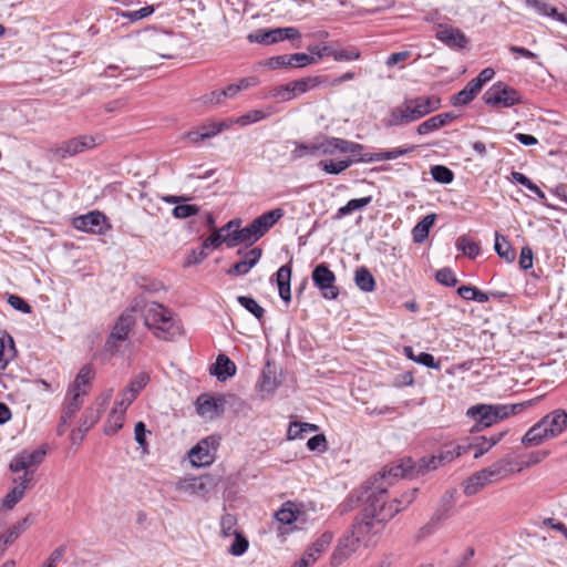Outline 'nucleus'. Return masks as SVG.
Masks as SVG:
<instances>
[{"label":"nucleus","mask_w":567,"mask_h":567,"mask_svg":"<svg viewBox=\"0 0 567 567\" xmlns=\"http://www.w3.org/2000/svg\"><path fill=\"white\" fill-rule=\"evenodd\" d=\"M362 498L364 501V516L382 525L401 511L393 503H386V486L379 483V480H373L365 486Z\"/></svg>","instance_id":"obj_1"},{"label":"nucleus","mask_w":567,"mask_h":567,"mask_svg":"<svg viewBox=\"0 0 567 567\" xmlns=\"http://www.w3.org/2000/svg\"><path fill=\"white\" fill-rule=\"evenodd\" d=\"M144 317V323L154 334L163 340H173L182 334V329L173 313L164 306L150 301L145 302L141 308Z\"/></svg>","instance_id":"obj_2"},{"label":"nucleus","mask_w":567,"mask_h":567,"mask_svg":"<svg viewBox=\"0 0 567 567\" xmlns=\"http://www.w3.org/2000/svg\"><path fill=\"white\" fill-rule=\"evenodd\" d=\"M524 403L518 404H477L467 410V416L477 422V427H489L501 420L516 414L524 409Z\"/></svg>","instance_id":"obj_3"},{"label":"nucleus","mask_w":567,"mask_h":567,"mask_svg":"<svg viewBox=\"0 0 567 567\" xmlns=\"http://www.w3.org/2000/svg\"><path fill=\"white\" fill-rule=\"evenodd\" d=\"M47 451L44 447L34 450L24 449L11 460L9 470L13 473L23 472L20 477H29V484L33 481V474L38 466L43 462Z\"/></svg>","instance_id":"obj_4"},{"label":"nucleus","mask_w":567,"mask_h":567,"mask_svg":"<svg viewBox=\"0 0 567 567\" xmlns=\"http://www.w3.org/2000/svg\"><path fill=\"white\" fill-rule=\"evenodd\" d=\"M138 307L140 303L136 301L134 307L126 309L115 321L105 344V348L109 352L115 353L122 343L127 339L135 324L134 311Z\"/></svg>","instance_id":"obj_5"},{"label":"nucleus","mask_w":567,"mask_h":567,"mask_svg":"<svg viewBox=\"0 0 567 567\" xmlns=\"http://www.w3.org/2000/svg\"><path fill=\"white\" fill-rule=\"evenodd\" d=\"M485 104L496 107H511L522 102V96L515 89L498 81L483 95Z\"/></svg>","instance_id":"obj_6"},{"label":"nucleus","mask_w":567,"mask_h":567,"mask_svg":"<svg viewBox=\"0 0 567 567\" xmlns=\"http://www.w3.org/2000/svg\"><path fill=\"white\" fill-rule=\"evenodd\" d=\"M219 439L210 435L202 439L188 451V460L194 467L209 466L215 462Z\"/></svg>","instance_id":"obj_7"},{"label":"nucleus","mask_w":567,"mask_h":567,"mask_svg":"<svg viewBox=\"0 0 567 567\" xmlns=\"http://www.w3.org/2000/svg\"><path fill=\"white\" fill-rule=\"evenodd\" d=\"M214 484L210 475L182 477L175 483V491L182 495L206 497Z\"/></svg>","instance_id":"obj_8"},{"label":"nucleus","mask_w":567,"mask_h":567,"mask_svg":"<svg viewBox=\"0 0 567 567\" xmlns=\"http://www.w3.org/2000/svg\"><path fill=\"white\" fill-rule=\"evenodd\" d=\"M313 285L320 290L321 296L326 299L333 300L339 295L336 286V275L326 264L318 265L311 275Z\"/></svg>","instance_id":"obj_9"},{"label":"nucleus","mask_w":567,"mask_h":567,"mask_svg":"<svg viewBox=\"0 0 567 567\" xmlns=\"http://www.w3.org/2000/svg\"><path fill=\"white\" fill-rule=\"evenodd\" d=\"M73 226L78 230L99 235L105 234L111 228L105 215L97 210L75 217Z\"/></svg>","instance_id":"obj_10"},{"label":"nucleus","mask_w":567,"mask_h":567,"mask_svg":"<svg viewBox=\"0 0 567 567\" xmlns=\"http://www.w3.org/2000/svg\"><path fill=\"white\" fill-rule=\"evenodd\" d=\"M362 542L352 533L351 529L347 530L339 539L337 547L331 555V565L339 566L353 555Z\"/></svg>","instance_id":"obj_11"},{"label":"nucleus","mask_w":567,"mask_h":567,"mask_svg":"<svg viewBox=\"0 0 567 567\" xmlns=\"http://www.w3.org/2000/svg\"><path fill=\"white\" fill-rule=\"evenodd\" d=\"M111 398L112 390H109L96 399L93 406L86 409L79 425V432L85 434L97 423Z\"/></svg>","instance_id":"obj_12"},{"label":"nucleus","mask_w":567,"mask_h":567,"mask_svg":"<svg viewBox=\"0 0 567 567\" xmlns=\"http://www.w3.org/2000/svg\"><path fill=\"white\" fill-rule=\"evenodd\" d=\"M100 142H101L100 137H95V136H91V135H80L78 137H74L69 141L63 142L58 147V153L62 157L74 156V155L83 153L87 150L94 148Z\"/></svg>","instance_id":"obj_13"},{"label":"nucleus","mask_w":567,"mask_h":567,"mask_svg":"<svg viewBox=\"0 0 567 567\" xmlns=\"http://www.w3.org/2000/svg\"><path fill=\"white\" fill-rule=\"evenodd\" d=\"M225 409V401L209 394H200L196 400V411L205 420H214L220 416Z\"/></svg>","instance_id":"obj_14"},{"label":"nucleus","mask_w":567,"mask_h":567,"mask_svg":"<svg viewBox=\"0 0 567 567\" xmlns=\"http://www.w3.org/2000/svg\"><path fill=\"white\" fill-rule=\"evenodd\" d=\"M435 38L451 49H465L468 39L463 31L449 24H440Z\"/></svg>","instance_id":"obj_15"},{"label":"nucleus","mask_w":567,"mask_h":567,"mask_svg":"<svg viewBox=\"0 0 567 567\" xmlns=\"http://www.w3.org/2000/svg\"><path fill=\"white\" fill-rule=\"evenodd\" d=\"M146 50L156 53L161 58L169 59L171 37L166 32L154 31L143 39Z\"/></svg>","instance_id":"obj_16"},{"label":"nucleus","mask_w":567,"mask_h":567,"mask_svg":"<svg viewBox=\"0 0 567 567\" xmlns=\"http://www.w3.org/2000/svg\"><path fill=\"white\" fill-rule=\"evenodd\" d=\"M413 468V461L411 458L402 460L399 463L388 466L380 473L379 477H374L373 480H379V483H383L388 487L392 478L409 476Z\"/></svg>","instance_id":"obj_17"},{"label":"nucleus","mask_w":567,"mask_h":567,"mask_svg":"<svg viewBox=\"0 0 567 567\" xmlns=\"http://www.w3.org/2000/svg\"><path fill=\"white\" fill-rule=\"evenodd\" d=\"M540 424L546 429L550 439L561 434L567 427V413L564 410H555L545 415Z\"/></svg>","instance_id":"obj_18"},{"label":"nucleus","mask_w":567,"mask_h":567,"mask_svg":"<svg viewBox=\"0 0 567 567\" xmlns=\"http://www.w3.org/2000/svg\"><path fill=\"white\" fill-rule=\"evenodd\" d=\"M382 527V524L364 516L362 520L355 522L350 529L362 542L363 546H369L372 536L378 534Z\"/></svg>","instance_id":"obj_19"},{"label":"nucleus","mask_w":567,"mask_h":567,"mask_svg":"<svg viewBox=\"0 0 567 567\" xmlns=\"http://www.w3.org/2000/svg\"><path fill=\"white\" fill-rule=\"evenodd\" d=\"M261 236L258 234L254 224L250 223L248 226L244 228L234 229L231 234H227L226 245L228 248H234L239 244L252 245L256 243Z\"/></svg>","instance_id":"obj_20"},{"label":"nucleus","mask_w":567,"mask_h":567,"mask_svg":"<svg viewBox=\"0 0 567 567\" xmlns=\"http://www.w3.org/2000/svg\"><path fill=\"white\" fill-rule=\"evenodd\" d=\"M496 478L489 467L483 468L472 476H470L464 483V494L467 496L475 495L486 485L495 482Z\"/></svg>","instance_id":"obj_21"},{"label":"nucleus","mask_w":567,"mask_h":567,"mask_svg":"<svg viewBox=\"0 0 567 567\" xmlns=\"http://www.w3.org/2000/svg\"><path fill=\"white\" fill-rule=\"evenodd\" d=\"M301 512L295 503L287 502L280 509L276 512V519L282 526L279 528L280 534L293 530L291 525L299 519Z\"/></svg>","instance_id":"obj_22"},{"label":"nucleus","mask_w":567,"mask_h":567,"mask_svg":"<svg viewBox=\"0 0 567 567\" xmlns=\"http://www.w3.org/2000/svg\"><path fill=\"white\" fill-rule=\"evenodd\" d=\"M333 539V534L331 532H324L320 535V537L306 550L302 558L297 560L296 563H305V567H309L313 564L320 555L329 547Z\"/></svg>","instance_id":"obj_23"},{"label":"nucleus","mask_w":567,"mask_h":567,"mask_svg":"<svg viewBox=\"0 0 567 567\" xmlns=\"http://www.w3.org/2000/svg\"><path fill=\"white\" fill-rule=\"evenodd\" d=\"M280 385L277 372L269 363L262 369L259 381L257 383V390L261 396L271 395L277 388Z\"/></svg>","instance_id":"obj_24"},{"label":"nucleus","mask_w":567,"mask_h":567,"mask_svg":"<svg viewBox=\"0 0 567 567\" xmlns=\"http://www.w3.org/2000/svg\"><path fill=\"white\" fill-rule=\"evenodd\" d=\"M16 484L10 492L2 498L0 506L7 509H12L22 498L29 487V477H18L13 480Z\"/></svg>","instance_id":"obj_25"},{"label":"nucleus","mask_w":567,"mask_h":567,"mask_svg":"<svg viewBox=\"0 0 567 567\" xmlns=\"http://www.w3.org/2000/svg\"><path fill=\"white\" fill-rule=\"evenodd\" d=\"M260 248H252L247 251L243 258V260L236 262L231 269H229L228 274L231 276H243L250 271V269L259 261L261 257Z\"/></svg>","instance_id":"obj_26"},{"label":"nucleus","mask_w":567,"mask_h":567,"mask_svg":"<svg viewBox=\"0 0 567 567\" xmlns=\"http://www.w3.org/2000/svg\"><path fill=\"white\" fill-rule=\"evenodd\" d=\"M94 378V369L90 364L83 365L79 373L75 377L73 384L71 385L69 392H74L81 395H85L87 393V389L91 384V381Z\"/></svg>","instance_id":"obj_27"},{"label":"nucleus","mask_w":567,"mask_h":567,"mask_svg":"<svg viewBox=\"0 0 567 567\" xmlns=\"http://www.w3.org/2000/svg\"><path fill=\"white\" fill-rule=\"evenodd\" d=\"M281 208H276L257 217L252 224L258 234L262 237L274 225L284 217Z\"/></svg>","instance_id":"obj_28"},{"label":"nucleus","mask_w":567,"mask_h":567,"mask_svg":"<svg viewBox=\"0 0 567 567\" xmlns=\"http://www.w3.org/2000/svg\"><path fill=\"white\" fill-rule=\"evenodd\" d=\"M408 101L412 105L416 114H419L420 118L439 110L440 107V99L435 96H419L415 99H410Z\"/></svg>","instance_id":"obj_29"},{"label":"nucleus","mask_w":567,"mask_h":567,"mask_svg":"<svg viewBox=\"0 0 567 567\" xmlns=\"http://www.w3.org/2000/svg\"><path fill=\"white\" fill-rule=\"evenodd\" d=\"M210 372L216 375L218 380L225 381L236 373V365L228 357L219 354L215 364L210 368Z\"/></svg>","instance_id":"obj_30"},{"label":"nucleus","mask_w":567,"mask_h":567,"mask_svg":"<svg viewBox=\"0 0 567 567\" xmlns=\"http://www.w3.org/2000/svg\"><path fill=\"white\" fill-rule=\"evenodd\" d=\"M347 140L339 137H319L318 138V148L319 154L322 155H333L337 152L342 153V151L350 150L348 147Z\"/></svg>","instance_id":"obj_31"},{"label":"nucleus","mask_w":567,"mask_h":567,"mask_svg":"<svg viewBox=\"0 0 567 567\" xmlns=\"http://www.w3.org/2000/svg\"><path fill=\"white\" fill-rule=\"evenodd\" d=\"M291 267L289 265L281 266L276 272V281L280 298L289 302L291 299L290 292Z\"/></svg>","instance_id":"obj_32"},{"label":"nucleus","mask_w":567,"mask_h":567,"mask_svg":"<svg viewBox=\"0 0 567 567\" xmlns=\"http://www.w3.org/2000/svg\"><path fill=\"white\" fill-rule=\"evenodd\" d=\"M414 148H415V146L398 147V148L386 151V152H380V153H374L372 155H365V156L359 157L357 161L362 162V163H371V162L395 159V158L403 156L410 152H413Z\"/></svg>","instance_id":"obj_33"},{"label":"nucleus","mask_w":567,"mask_h":567,"mask_svg":"<svg viewBox=\"0 0 567 567\" xmlns=\"http://www.w3.org/2000/svg\"><path fill=\"white\" fill-rule=\"evenodd\" d=\"M248 41L251 43H259V44H272L281 41L280 38V28L276 29H258L247 37Z\"/></svg>","instance_id":"obj_34"},{"label":"nucleus","mask_w":567,"mask_h":567,"mask_svg":"<svg viewBox=\"0 0 567 567\" xmlns=\"http://www.w3.org/2000/svg\"><path fill=\"white\" fill-rule=\"evenodd\" d=\"M548 440H551L548 435V432L546 429H544L540 422H537L523 436L522 443L525 446H537Z\"/></svg>","instance_id":"obj_35"},{"label":"nucleus","mask_w":567,"mask_h":567,"mask_svg":"<svg viewBox=\"0 0 567 567\" xmlns=\"http://www.w3.org/2000/svg\"><path fill=\"white\" fill-rule=\"evenodd\" d=\"M519 463H515L512 457L506 456L494 464H492L489 470L493 472V475L495 476L496 481L504 478L508 474L517 472Z\"/></svg>","instance_id":"obj_36"},{"label":"nucleus","mask_w":567,"mask_h":567,"mask_svg":"<svg viewBox=\"0 0 567 567\" xmlns=\"http://www.w3.org/2000/svg\"><path fill=\"white\" fill-rule=\"evenodd\" d=\"M471 450V445H445L437 454H439V463L441 465H446L461 455L467 453Z\"/></svg>","instance_id":"obj_37"},{"label":"nucleus","mask_w":567,"mask_h":567,"mask_svg":"<svg viewBox=\"0 0 567 567\" xmlns=\"http://www.w3.org/2000/svg\"><path fill=\"white\" fill-rule=\"evenodd\" d=\"M17 350L12 337L6 334L0 338V370H4L8 363L16 357Z\"/></svg>","instance_id":"obj_38"},{"label":"nucleus","mask_w":567,"mask_h":567,"mask_svg":"<svg viewBox=\"0 0 567 567\" xmlns=\"http://www.w3.org/2000/svg\"><path fill=\"white\" fill-rule=\"evenodd\" d=\"M482 89L471 80L457 94L453 95L452 103L455 106H463L472 102Z\"/></svg>","instance_id":"obj_39"},{"label":"nucleus","mask_w":567,"mask_h":567,"mask_svg":"<svg viewBox=\"0 0 567 567\" xmlns=\"http://www.w3.org/2000/svg\"><path fill=\"white\" fill-rule=\"evenodd\" d=\"M124 419H125V412L113 406L111 412L107 415V419H106V422L104 425V433L106 435L116 434L123 427Z\"/></svg>","instance_id":"obj_40"},{"label":"nucleus","mask_w":567,"mask_h":567,"mask_svg":"<svg viewBox=\"0 0 567 567\" xmlns=\"http://www.w3.org/2000/svg\"><path fill=\"white\" fill-rule=\"evenodd\" d=\"M436 215L430 214L426 215L421 221H419L412 229L413 240L416 244L423 243L430 233L431 227L435 221Z\"/></svg>","instance_id":"obj_41"},{"label":"nucleus","mask_w":567,"mask_h":567,"mask_svg":"<svg viewBox=\"0 0 567 567\" xmlns=\"http://www.w3.org/2000/svg\"><path fill=\"white\" fill-rule=\"evenodd\" d=\"M494 249L496 254L507 262H513L516 258L515 250L503 235L495 233Z\"/></svg>","instance_id":"obj_42"},{"label":"nucleus","mask_w":567,"mask_h":567,"mask_svg":"<svg viewBox=\"0 0 567 567\" xmlns=\"http://www.w3.org/2000/svg\"><path fill=\"white\" fill-rule=\"evenodd\" d=\"M354 281L358 288L364 292H371L375 288L374 277L365 267H360L355 270Z\"/></svg>","instance_id":"obj_43"},{"label":"nucleus","mask_w":567,"mask_h":567,"mask_svg":"<svg viewBox=\"0 0 567 567\" xmlns=\"http://www.w3.org/2000/svg\"><path fill=\"white\" fill-rule=\"evenodd\" d=\"M357 159H341V161H332V159H324L320 161L318 166L324 171L327 174L337 175L349 168L353 163H357Z\"/></svg>","instance_id":"obj_44"},{"label":"nucleus","mask_w":567,"mask_h":567,"mask_svg":"<svg viewBox=\"0 0 567 567\" xmlns=\"http://www.w3.org/2000/svg\"><path fill=\"white\" fill-rule=\"evenodd\" d=\"M318 426L316 424L306 422H291L289 424L287 436L289 440L303 439L306 434L316 432Z\"/></svg>","instance_id":"obj_45"},{"label":"nucleus","mask_w":567,"mask_h":567,"mask_svg":"<svg viewBox=\"0 0 567 567\" xmlns=\"http://www.w3.org/2000/svg\"><path fill=\"white\" fill-rule=\"evenodd\" d=\"M403 353L412 361L425 365L431 369H439L440 363L435 361L434 357L426 352H421L419 354H414V351L411 347H404Z\"/></svg>","instance_id":"obj_46"},{"label":"nucleus","mask_w":567,"mask_h":567,"mask_svg":"<svg viewBox=\"0 0 567 567\" xmlns=\"http://www.w3.org/2000/svg\"><path fill=\"white\" fill-rule=\"evenodd\" d=\"M456 247L467 257L474 259L480 255V244L474 241L470 236L463 235L457 238Z\"/></svg>","instance_id":"obj_47"},{"label":"nucleus","mask_w":567,"mask_h":567,"mask_svg":"<svg viewBox=\"0 0 567 567\" xmlns=\"http://www.w3.org/2000/svg\"><path fill=\"white\" fill-rule=\"evenodd\" d=\"M322 82L320 76H310L291 82L292 91L295 96L301 95L311 89L317 87Z\"/></svg>","instance_id":"obj_48"},{"label":"nucleus","mask_w":567,"mask_h":567,"mask_svg":"<svg viewBox=\"0 0 567 567\" xmlns=\"http://www.w3.org/2000/svg\"><path fill=\"white\" fill-rule=\"evenodd\" d=\"M384 123L389 127H391V126H403V125L410 124L409 120H408V116H406V113H405V110H404V106H403V103L401 105H398V106L393 107L389 112V115L384 120Z\"/></svg>","instance_id":"obj_49"},{"label":"nucleus","mask_w":567,"mask_h":567,"mask_svg":"<svg viewBox=\"0 0 567 567\" xmlns=\"http://www.w3.org/2000/svg\"><path fill=\"white\" fill-rule=\"evenodd\" d=\"M526 6L534 9L539 16L557 19L558 11L545 0H526Z\"/></svg>","instance_id":"obj_50"},{"label":"nucleus","mask_w":567,"mask_h":567,"mask_svg":"<svg viewBox=\"0 0 567 567\" xmlns=\"http://www.w3.org/2000/svg\"><path fill=\"white\" fill-rule=\"evenodd\" d=\"M154 11H155L154 6H145L137 10L120 11L117 14L124 19L130 20L131 22H136V21H140L142 19H145V18L152 16L154 13Z\"/></svg>","instance_id":"obj_51"},{"label":"nucleus","mask_w":567,"mask_h":567,"mask_svg":"<svg viewBox=\"0 0 567 567\" xmlns=\"http://www.w3.org/2000/svg\"><path fill=\"white\" fill-rule=\"evenodd\" d=\"M371 197L354 198L338 209V217H343L355 210L362 209L371 203Z\"/></svg>","instance_id":"obj_52"},{"label":"nucleus","mask_w":567,"mask_h":567,"mask_svg":"<svg viewBox=\"0 0 567 567\" xmlns=\"http://www.w3.org/2000/svg\"><path fill=\"white\" fill-rule=\"evenodd\" d=\"M69 393L71 395V399L69 400L61 416L63 423H66L69 420H71L82 406V401L80 399L82 395L74 392Z\"/></svg>","instance_id":"obj_53"},{"label":"nucleus","mask_w":567,"mask_h":567,"mask_svg":"<svg viewBox=\"0 0 567 567\" xmlns=\"http://www.w3.org/2000/svg\"><path fill=\"white\" fill-rule=\"evenodd\" d=\"M237 301L247 311H249L256 319L260 320L264 317V313H265L264 308L254 298L246 297V296H239V297H237Z\"/></svg>","instance_id":"obj_54"},{"label":"nucleus","mask_w":567,"mask_h":567,"mask_svg":"<svg viewBox=\"0 0 567 567\" xmlns=\"http://www.w3.org/2000/svg\"><path fill=\"white\" fill-rule=\"evenodd\" d=\"M237 526V519L231 514H225L223 515L220 519V533L224 537H230L235 536L236 534H239V532L236 529Z\"/></svg>","instance_id":"obj_55"},{"label":"nucleus","mask_w":567,"mask_h":567,"mask_svg":"<svg viewBox=\"0 0 567 567\" xmlns=\"http://www.w3.org/2000/svg\"><path fill=\"white\" fill-rule=\"evenodd\" d=\"M267 113L261 110H252L241 116L236 117L237 125L247 126L257 123L267 117Z\"/></svg>","instance_id":"obj_56"},{"label":"nucleus","mask_w":567,"mask_h":567,"mask_svg":"<svg viewBox=\"0 0 567 567\" xmlns=\"http://www.w3.org/2000/svg\"><path fill=\"white\" fill-rule=\"evenodd\" d=\"M431 174L435 182L442 184H450L454 178L453 172L443 165L433 166L431 168Z\"/></svg>","instance_id":"obj_57"},{"label":"nucleus","mask_w":567,"mask_h":567,"mask_svg":"<svg viewBox=\"0 0 567 567\" xmlns=\"http://www.w3.org/2000/svg\"><path fill=\"white\" fill-rule=\"evenodd\" d=\"M199 212V207L192 204H186V202L181 203L175 206L172 210V214L175 218L184 219L194 215H197Z\"/></svg>","instance_id":"obj_58"},{"label":"nucleus","mask_w":567,"mask_h":567,"mask_svg":"<svg viewBox=\"0 0 567 567\" xmlns=\"http://www.w3.org/2000/svg\"><path fill=\"white\" fill-rule=\"evenodd\" d=\"M307 155H319L318 138L308 144H298L292 152L295 158H300Z\"/></svg>","instance_id":"obj_59"},{"label":"nucleus","mask_w":567,"mask_h":567,"mask_svg":"<svg viewBox=\"0 0 567 567\" xmlns=\"http://www.w3.org/2000/svg\"><path fill=\"white\" fill-rule=\"evenodd\" d=\"M150 381V377L146 373H138L125 388L126 391L134 394L136 398L140 392L146 386Z\"/></svg>","instance_id":"obj_60"},{"label":"nucleus","mask_w":567,"mask_h":567,"mask_svg":"<svg viewBox=\"0 0 567 567\" xmlns=\"http://www.w3.org/2000/svg\"><path fill=\"white\" fill-rule=\"evenodd\" d=\"M330 55L336 61H353L360 58V51L358 49H340L330 51Z\"/></svg>","instance_id":"obj_61"},{"label":"nucleus","mask_w":567,"mask_h":567,"mask_svg":"<svg viewBox=\"0 0 567 567\" xmlns=\"http://www.w3.org/2000/svg\"><path fill=\"white\" fill-rule=\"evenodd\" d=\"M289 66L303 68L309 64L317 63V59L306 53L289 54Z\"/></svg>","instance_id":"obj_62"},{"label":"nucleus","mask_w":567,"mask_h":567,"mask_svg":"<svg viewBox=\"0 0 567 567\" xmlns=\"http://www.w3.org/2000/svg\"><path fill=\"white\" fill-rule=\"evenodd\" d=\"M226 239H227V234L226 235H221V231L220 230H217V229H214L212 231V235L209 237H207L204 241H203V246H202V249H204L206 251V249L208 248H213V249H216L218 248L223 243L226 244Z\"/></svg>","instance_id":"obj_63"},{"label":"nucleus","mask_w":567,"mask_h":567,"mask_svg":"<svg viewBox=\"0 0 567 567\" xmlns=\"http://www.w3.org/2000/svg\"><path fill=\"white\" fill-rule=\"evenodd\" d=\"M270 96L279 101H290L296 97L292 91L291 82L282 86L275 87L272 91H270Z\"/></svg>","instance_id":"obj_64"}]
</instances>
